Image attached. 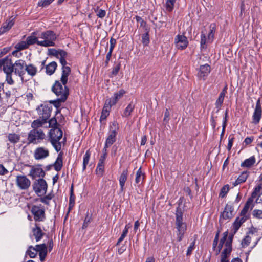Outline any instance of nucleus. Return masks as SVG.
Listing matches in <instances>:
<instances>
[{
	"label": "nucleus",
	"mask_w": 262,
	"mask_h": 262,
	"mask_svg": "<svg viewBox=\"0 0 262 262\" xmlns=\"http://www.w3.org/2000/svg\"><path fill=\"white\" fill-rule=\"evenodd\" d=\"M110 47L109 51L111 52H113V49L115 46V45L116 43V40L115 38L112 37L110 41Z\"/></svg>",
	"instance_id": "59"
},
{
	"label": "nucleus",
	"mask_w": 262,
	"mask_h": 262,
	"mask_svg": "<svg viewBox=\"0 0 262 262\" xmlns=\"http://www.w3.org/2000/svg\"><path fill=\"white\" fill-rule=\"evenodd\" d=\"M232 235H231L226 243V248L221 253V262H229L227 258L232 251Z\"/></svg>",
	"instance_id": "14"
},
{
	"label": "nucleus",
	"mask_w": 262,
	"mask_h": 262,
	"mask_svg": "<svg viewBox=\"0 0 262 262\" xmlns=\"http://www.w3.org/2000/svg\"><path fill=\"white\" fill-rule=\"evenodd\" d=\"M176 48L178 50H184L188 45V40L183 34H178L174 38V41Z\"/></svg>",
	"instance_id": "10"
},
{
	"label": "nucleus",
	"mask_w": 262,
	"mask_h": 262,
	"mask_svg": "<svg viewBox=\"0 0 262 262\" xmlns=\"http://www.w3.org/2000/svg\"><path fill=\"white\" fill-rule=\"evenodd\" d=\"M253 215L258 219H262V210L255 209L253 211Z\"/></svg>",
	"instance_id": "55"
},
{
	"label": "nucleus",
	"mask_w": 262,
	"mask_h": 262,
	"mask_svg": "<svg viewBox=\"0 0 262 262\" xmlns=\"http://www.w3.org/2000/svg\"><path fill=\"white\" fill-rule=\"evenodd\" d=\"M49 125L46 126V128L50 127L51 128H58L57 127L58 124L56 119L53 117L49 120L48 121Z\"/></svg>",
	"instance_id": "45"
},
{
	"label": "nucleus",
	"mask_w": 262,
	"mask_h": 262,
	"mask_svg": "<svg viewBox=\"0 0 262 262\" xmlns=\"http://www.w3.org/2000/svg\"><path fill=\"white\" fill-rule=\"evenodd\" d=\"M142 42L144 46H147L149 43V33L148 32L142 36Z\"/></svg>",
	"instance_id": "49"
},
{
	"label": "nucleus",
	"mask_w": 262,
	"mask_h": 262,
	"mask_svg": "<svg viewBox=\"0 0 262 262\" xmlns=\"http://www.w3.org/2000/svg\"><path fill=\"white\" fill-rule=\"evenodd\" d=\"M54 0H40L38 2V6L46 7L51 4Z\"/></svg>",
	"instance_id": "46"
},
{
	"label": "nucleus",
	"mask_w": 262,
	"mask_h": 262,
	"mask_svg": "<svg viewBox=\"0 0 262 262\" xmlns=\"http://www.w3.org/2000/svg\"><path fill=\"white\" fill-rule=\"evenodd\" d=\"M251 237L249 235H247L242 240L241 244L243 247H247L249 245L251 242Z\"/></svg>",
	"instance_id": "51"
},
{
	"label": "nucleus",
	"mask_w": 262,
	"mask_h": 262,
	"mask_svg": "<svg viewBox=\"0 0 262 262\" xmlns=\"http://www.w3.org/2000/svg\"><path fill=\"white\" fill-rule=\"evenodd\" d=\"M29 46L26 41H22L16 45V48L19 50L27 49Z\"/></svg>",
	"instance_id": "48"
},
{
	"label": "nucleus",
	"mask_w": 262,
	"mask_h": 262,
	"mask_svg": "<svg viewBox=\"0 0 262 262\" xmlns=\"http://www.w3.org/2000/svg\"><path fill=\"white\" fill-rule=\"evenodd\" d=\"M52 197L50 195H46L40 198V201L48 205L50 201L51 200Z\"/></svg>",
	"instance_id": "56"
},
{
	"label": "nucleus",
	"mask_w": 262,
	"mask_h": 262,
	"mask_svg": "<svg viewBox=\"0 0 262 262\" xmlns=\"http://www.w3.org/2000/svg\"><path fill=\"white\" fill-rule=\"evenodd\" d=\"M31 211L35 221H43L45 219V209L41 205L32 206Z\"/></svg>",
	"instance_id": "8"
},
{
	"label": "nucleus",
	"mask_w": 262,
	"mask_h": 262,
	"mask_svg": "<svg viewBox=\"0 0 262 262\" xmlns=\"http://www.w3.org/2000/svg\"><path fill=\"white\" fill-rule=\"evenodd\" d=\"M249 175L248 171H243L237 178L236 181L233 183L234 186H236L239 184L244 183L247 179Z\"/></svg>",
	"instance_id": "25"
},
{
	"label": "nucleus",
	"mask_w": 262,
	"mask_h": 262,
	"mask_svg": "<svg viewBox=\"0 0 262 262\" xmlns=\"http://www.w3.org/2000/svg\"><path fill=\"white\" fill-rule=\"evenodd\" d=\"M106 156H107V148H105V147H104V148L103 149V154L101 156V157L99 160V162H101L102 163H104L105 159H106Z\"/></svg>",
	"instance_id": "53"
},
{
	"label": "nucleus",
	"mask_w": 262,
	"mask_h": 262,
	"mask_svg": "<svg viewBox=\"0 0 262 262\" xmlns=\"http://www.w3.org/2000/svg\"><path fill=\"white\" fill-rule=\"evenodd\" d=\"M231 235H232V239L233 238V234H230L228 236V232L227 231L226 232H224L223 234V237L221 238V239L220 241L219 244L218 246L216 247V250H215L214 252H215V254L217 255H218L223 248V246L224 244H225V248L224 250L226 248V243L228 241L229 238Z\"/></svg>",
	"instance_id": "19"
},
{
	"label": "nucleus",
	"mask_w": 262,
	"mask_h": 262,
	"mask_svg": "<svg viewBox=\"0 0 262 262\" xmlns=\"http://www.w3.org/2000/svg\"><path fill=\"white\" fill-rule=\"evenodd\" d=\"M26 62L21 59L17 60L13 64V72L19 76L22 77L25 71Z\"/></svg>",
	"instance_id": "12"
},
{
	"label": "nucleus",
	"mask_w": 262,
	"mask_h": 262,
	"mask_svg": "<svg viewBox=\"0 0 262 262\" xmlns=\"http://www.w3.org/2000/svg\"><path fill=\"white\" fill-rule=\"evenodd\" d=\"M96 12L97 13V16L99 18H102L105 16L106 12L104 10L98 9Z\"/></svg>",
	"instance_id": "58"
},
{
	"label": "nucleus",
	"mask_w": 262,
	"mask_h": 262,
	"mask_svg": "<svg viewBox=\"0 0 262 262\" xmlns=\"http://www.w3.org/2000/svg\"><path fill=\"white\" fill-rule=\"evenodd\" d=\"M14 19L12 18H9L7 19L6 21L3 23V25L0 28V34H4V33L9 31L12 27L14 25Z\"/></svg>",
	"instance_id": "22"
},
{
	"label": "nucleus",
	"mask_w": 262,
	"mask_h": 262,
	"mask_svg": "<svg viewBox=\"0 0 262 262\" xmlns=\"http://www.w3.org/2000/svg\"><path fill=\"white\" fill-rule=\"evenodd\" d=\"M26 253L31 258H34L36 256L37 252L35 248L33 247L32 246H30L29 247V248L27 250Z\"/></svg>",
	"instance_id": "43"
},
{
	"label": "nucleus",
	"mask_w": 262,
	"mask_h": 262,
	"mask_svg": "<svg viewBox=\"0 0 262 262\" xmlns=\"http://www.w3.org/2000/svg\"><path fill=\"white\" fill-rule=\"evenodd\" d=\"M16 184L19 189L27 190L30 186L31 182L26 176L19 175L16 177Z\"/></svg>",
	"instance_id": "11"
},
{
	"label": "nucleus",
	"mask_w": 262,
	"mask_h": 262,
	"mask_svg": "<svg viewBox=\"0 0 262 262\" xmlns=\"http://www.w3.org/2000/svg\"><path fill=\"white\" fill-rule=\"evenodd\" d=\"M255 158L254 156H251L249 158L244 160L241 164L242 167L249 168L251 167L255 163Z\"/></svg>",
	"instance_id": "33"
},
{
	"label": "nucleus",
	"mask_w": 262,
	"mask_h": 262,
	"mask_svg": "<svg viewBox=\"0 0 262 262\" xmlns=\"http://www.w3.org/2000/svg\"><path fill=\"white\" fill-rule=\"evenodd\" d=\"M37 33L34 32H33L31 36H28L26 40L29 46L36 43L38 45V42H40V40H38V37H36Z\"/></svg>",
	"instance_id": "34"
},
{
	"label": "nucleus",
	"mask_w": 262,
	"mask_h": 262,
	"mask_svg": "<svg viewBox=\"0 0 262 262\" xmlns=\"http://www.w3.org/2000/svg\"><path fill=\"white\" fill-rule=\"evenodd\" d=\"M262 189V184H259L257 186H256L254 189L253 191L252 192L251 194L250 198H252V200H254V198H255L258 194L260 193V191Z\"/></svg>",
	"instance_id": "42"
},
{
	"label": "nucleus",
	"mask_w": 262,
	"mask_h": 262,
	"mask_svg": "<svg viewBox=\"0 0 262 262\" xmlns=\"http://www.w3.org/2000/svg\"><path fill=\"white\" fill-rule=\"evenodd\" d=\"M37 252H39V255L41 261H43L47 253V247L45 244L36 245Z\"/></svg>",
	"instance_id": "21"
},
{
	"label": "nucleus",
	"mask_w": 262,
	"mask_h": 262,
	"mask_svg": "<svg viewBox=\"0 0 262 262\" xmlns=\"http://www.w3.org/2000/svg\"><path fill=\"white\" fill-rule=\"evenodd\" d=\"M48 185L45 180L39 179L34 182L33 189L38 195H42L46 193Z\"/></svg>",
	"instance_id": "7"
},
{
	"label": "nucleus",
	"mask_w": 262,
	"mask_h": 262,
	"mask_svg": "<svg viewBox=\"0 0 262 262\" xmlns=\"http://www.w3.org/2000/svg\"><path fill=\"white\" fill-rule=\"evenodd\" d=\"M25 71L27 72V74L31 77L35 76L38 72L37 67L31 63L28 65L26 64Z\"/></svg>",
	"instance_id": "28"
},
{
	"label": "nucleus",
	"mask_w": 262,
	"mask_h": 262,
	"mask_svg": "<svg viewBox=\"0 0 262 262\" xmlns=\"http://www.w3.org/2000/svg\"><path fill=\"white\" fill-rule=\"evenodd\" d=\"M175 225L177 240L178 242H180L182 240L187 230V225L186 223L183 221V212L179 208H177L176 213Z\"/></svg>",
	"instance_id": "1"
},
{
	"label": "nucleus",
	"mask_w": 262,
	"mask_h": 262,
	"mask_svg": "<svg viewBox=\"0 0 262 262\" xmlns=\"http://www.w3.org/2000/svg\"><path fill=\"white\" fill-rule=\"evenodd\" d=\"M211 68L209 64H205L200 67L197 73V76L200 79L205 80L210 73Z\"/></svg>",
	"instance_id": "18"
},
{
	"label": "nucleus",
	"mask_w": 262,
	"mask_h": 262,
	"mask_svg": "<svg viewBox=\"0 0 262 262\" xmlns=\"http://www.w3.org/2000/svg\"><path fill=\"white\" fill-rule=\"evenodd\" d=\"M20 137L19 135L16 134H9L8 139L9 141L13 144L17 143L20 140Z\"/></svg>",
	"instance_id": "40"
},
{
	"label": "nucleus",
	"mask_w": 262,
	"mask_h": 262,
	"mask_svg": "<svg viewBox=\"0 0 262 262\" xmlns=\"http://www.w3.org/2000/svg\"><path fill=\"white\" fill-rule=\"evenodd\" d=\"M145 178L144 173L142 171L140 167L137 171L136 174L135 183L138 185L142 184Z\"/></svg>",
	"instance_id": "32"
},
{
	"label": "nucleus",
	"mask_w": 262,
	"mask_h": 262,
	"mask_svg": "<svg viewBox=\"0 0 262 262\" xmlns=\"http://www.w3.org/2000/svg\"><path fill=\"white\" fill-rule=\"evenodd\" d=\"M111 108V106H110L109 105H107L105 102L103 108L102 109L101 115V116L100 118V122H102L103 121L105 120L107 117L109 115Z\"/></svg>",
	"instance_id": "31"
},
{
	"label": "nucleus",
	"mask_w": 262,
	"mask_h": 262,
	"mask_svg": "<svg viewBox=\"0 0 262 262\" xmlns=\"http://www.w3.org/2000/svg\"><path fill=\"white\" fill-rule=\"evenodd\" d=\"M134 108L135 105L132 103H129L124 110L122 116L124 117H128L134 110Z\"/></svg>",
	"instance_id": "38"
},
{
	"label": "nucleus",
	"mask_w": 262,
	"mask_h": 262,
	"mask_svg": "<svg viewBox=\"0 0 262 262\" xmlns=\"http://www.w3.org/2000/svg\"><path fill=\"white\" fill-rule=\"evenodd\" d=\"M208 42V39H206L205 33L203 32L201 35V48L202 49H206L207 48L206 43Z\"/></svg>",
	"instance_id": "44"
},
{
	"label": "nucleus",
	"mask_w": 262,
	"mask_h": 262,
	"mask_svg": "<svg viewBox=\"0 0 262 262\" xmlns=\"http://www.w3.org/2000/svg\"><path fill=\"white\" fill-rule=\"evenodd\" d=\"M253 202V200H252V198H249L244 206V208L245 209L248 210Z\"/></svg>",
	"instance_id": "64"
},
{
	"label": "nucleus",
	"mask_w": 262,
	"mask_h": 262,
	"mask_svg": "<svg viewBox=\"0 0 262 262\" xmlns=\"http://www.w3.org/2000/svg\"><path fill=\"white\" fill-rule=\"evenodd\" d=\"M91 154L90 151V150H88L86 151L83 158V164H82V171H84L86 167V166L88 165L90 157H91Z\"/></svg>",
	"instance_id": "35"
},
{
	"label": "nucleus",
	"mask_w": 262,
	"mask_h": 262,
	"mask_svg": "<svg viewBox=\"0 0 262 262\" xmlns=\"http://www.w3.org/2000/svg\"><path fill=\"white\" fill-rule=\"evenodd\" d=\"M46 138V135L42 130L32 129L28 134L27 140L29 144H37L42 142Z\"/></svg>",
	"instance_id": "5"
},
{
	"label": "nucleus",
	"mask_w": 262,
	"mask_h": 262,
	"mask_svg": "<svg viewBox=\"0 0 262 262\" xmlns=\"http://www.w3.org/2000/svg\"><path fill=\"white\" fill-rule=\"evenodd\" d=\"M54 169L57 171L61 169L62 167V158L60 154L58 155L54 164Z\"/></svg>",
	"instance_id": "37"
},
{
	"label": "nucleus",
	"mask_w": 262,
	"mask_h": 262,
	"mask_svg": "<svg viewBox=\"0 0 262 262\" xmlns=\"http://www.w3.org/2000/svg\"><path fill=\"white\" fill-rule=\"evenodd\" d=\"M246 219L244 217L241 218L237 217L233 224V233L231 234H235L240 228L242 224L245 221Z\"/></svg>",
	"instance_id": "27"
},
{
	"label": "nucleus",
	"mask_w": 262,
	"mask_h": 262,
	"mask_svg": "<svg viewBox=\"0 0 262 262\" xmlns=\"http://www.w3.org/2000/svg\"><path fill=\"white\" fill-rule=\"evenodd\" d=\"M136 21L140 23V27L143 28H145L146 27V23L143 20V19L139 16H136Z\"/></svg>",
	"instance_id": "52"
},
{
	"label": "nucleus",
	"mask_w": 262,
	"mask_h": 262,
	"mask_svg": "<svg viewBox=\"0 0 262 262\" xmlns=\"http://www.w3.org/2000/svg\"><path fill=\"white\" fill-rule=\"evenodd\" d=\"M104 163H98L96 169V174L99 177H102L103 176L104 172Z\"/></svg>",
	"instance_id": "41"
},
{
	"label": "nucleus",
	"mask_w": 262,
	"mask_h": 262,
	"mask_svg": "<svg viewBox=\"0 0 262 262\" xmlns=\"http://www.w3.org/2000/svg\"><path fill=\"white\" fill-rule=\"evenodd\" d=\"M125 93V91L124 90H120L118 92L115 93L111 98L107 99L105 102L112 107L117 103L118 100L123 97Z\"/></svg>",
	"instance_id": "15"
},
{
	"label": "nucleus",
	"mask_w": 262,
	"mask_h": 262,
	"mask_svg": "<svg viewBox=\"0 0 262 262\" xmlns=\"http://www.w3.org/2000/svg\"><path fill=\"white\" fill-rule=\"evenodd\" d=\"M32 232L36 242L40 241L44 234L40 228L38 227L37 224H35V227L32 229Z\"/></svg>",
	"instance_id": "30"
},
{
	"label": "nucleus",
	"mask_w": 262,
	"mask_h": 262,
	"mask_svg": "<svg viewBox=\"0 0 262 262\" xmlns=\"http://www.w3.org/2000/svg\"><path fill=\"white\" fill-rule=\"evenodd\" d=\"M13 64L11 59L8 56L0 60V68L5 73L13 72Z\"/></svg>",
	"instance_id": "13"
},
{
	"label": "nucleus",
	"mask_w": 262,
	"mask_h": 262,
	"mask_svg": "<svg viewBox=\"0 0 262 262\" xmlns=\"http://www.w3.org/2000/svg\"><path fill=\"white\" fill-rule=\"evenodd\" d=\"M62 131L59 128H51L49 132V140L57 152L61 150Z\"/></svg>",
	"instance_id": "2"
},
{
	"label": "nucleus",
	"mask_w": 262,
	"mask_h": 262,
	"mask_svg": "<svg viewBox=\"0 0 262 262\" xmlns=\"http://www.w3.org/2000/svg\"><path fill=\"white\" fill-rule=\"evenodd\" d=\"M224 99L220 97H218L217 99L216 100L215 102V106L217 108V112L219 111L224 101Z\"/></svg>",
	"instance_id": "54"
},
{
	"label": "nucleus",
	"mask_w": 262,
	"mask_h": 262,
	"mask_svg": "<svg viewBox=\"0 0 262 262\" xmlns=\"http://www.w3.org/2000/svg\"><path fill=\"white\" fill-rule=\"evenodd\" d=\"M57 68V63L54 62H51L46 67V73L49 75L53 74Z\"/></svg>",
	"instance_id": "36"
},
{
	"label": "nucleus",
	"mask_w": 262,
	"mask_h": 262,
	"mask_svg": "<svg viewBox=\"0 0 262 262\" xmlns=\"http://www.w3.org/2000/svg\"><path fill=\"white\" fill-rule=\"evenodd\" d=\"M70 73L71 69L69 67L62 68V75L60 78V81L63 85H66L68 82V76H69Z\"/></svg>",
	"instance_id": "26"
},
{
	"label": "nucleus",
	"mask_w": 262,
	"mask_h": 262,
	"mask_svg": "<svg viewBox=\"0 0 262 262\" xmlns=\"http://www.w3.org/2000/svg\"><path fill=\"white\" fill-rule=\"evenodd\" d=\"M233 208L229 204H227L225 207L224 211L220 216V222H222L223 220H228L233 216Z\"/></svg>",
	"instance_id": "20"
},
{
	"label": "nucleus",
	"mask_w": 262,
	"mask_h": 262,
	"mask_svg": "<svg viewBox=\"0 0 262 262\" xmlns=\"http://www.w3.org/2000/svg\"><path fill=\"white\" fill-rule=\"evenodd\" d=\"M128 176V170L127 169H124L120 176L119 178V184L120 186V191L123 192L124 190V187L125 183L127 180Z\"/></svg>",
	"instance_id": "24"
},
{
	"label": "nucleus",
	"mask_w": 262,
	"mask_h": 262,
	"mask_svg": "<svg viewBox=\"0 0 262 262\" xmlns=\"http://www.w3.org/2000/svg\"><path fill=\"white\" fill-rule=\"evenodd\" d=\"M229 189V188L228 185L224 186L221 188V190L220 194H219V196L222 198H224L226 196V195L227 194V193H228Z\"/></svg>",
	"instance_id": "47"
},
{
	"label": "nucleus",
	"mask_w": 262,
	"mask_h": 262,
	"mask_svg": "<svg viewBox=\"0 0 262 262\" xmlns=\"http://www.w3.org/2000/svg\"><path fill=\"white\" fill-rule=\"evenodd\" d=\"M30 174L33 178L43 177L45 174V172L42 168L40 167H36L31 170Z\"/></svg>",
	"instance_id": "29"
},
{
	"label": "nucleus",
	"mask_w": 262,
	"mask_h": 262,
	"mask_svg": "<svg viewBox=\"0 0 262 262\" xmlns=\"http://www.w3.org/2000/svg\"><path fill=\"white\" fill-rule=\"evenodd\" d=\"M52 91L58 97L57 100L60 102H64L69 95L68 87L59 81H55L52 87Z\"/></svg>",
	"instance_id": "4"
},
{
	"label": "nucleus",
	"mask_w": 262,
	"mask_h": 262,
	"mask_svg": "<svg viewBox=\"0 0 262 262\" xmlns=\"http://www.w3.org/2000/svg\"><path fill=\"white\" fill-rule=\"evenodd\" d=\"M262 117V107L260 103V99L259 98L256 103L255 107L252 115V123L255 125L258 124Z\"/></svg>",
	"instance_id": "9"
},
{
	"label": "nucleus",
	"mask_w": 262,
	"mask_h": 262,
	"mask_svg": "<svg viewBox=\"0 0 262 262\" xmlns=\"http://www.w3.org/2000/svg\"><path fill=\"white\" fill-rule=\"evenodd\" d=\"M210 31L208 35V42H211L214 38V34L215 31V25L212 24L210 25Z\"/></svg>",
	"instance_id": "39"
},
{
	"label": "nucleus",
	"mask_w": 262,
	"mask_h": 262,
	"mask_svg": "<svg viewBox=\"0 0 262 262\" xmlns=\"http://www.w3.org/2000/svg\"><path fill=\"white\" fill-rule=\"evenodd\" d=\"M48 122L47 121L39 118L38 119L34 120L31 124L32 129L39 130V128L43 127V125Z\"/></svg>",
	"instance_id": "23"
},
{
	"label": "nucleus",
	"mask_w": 262,
	"mask_h": 262,
	"mask_svg": "<svg viewBox=\"0 0 262 262\" xmlns=\"http://www.w3.org/2000/svg\"><path fill=\"white\" fill-rule=\"evenodd\" d=\"M33 156L36 160L44 159L49 156V151L44 147H39L35 149Z\"/></svg>",
	"instance_id": "16"
},
{
	"label": "nucleus",
	"mask_w": 262,
	"mask_h": 262,
	"mask_svg": "<svg viewBox=\"0 0 262 262\" xmlns=\"http://www.w3.org/2000/svg\"><path fill=\"white\" fill-rule=\"evenodd\" d=\"M67 53L63 50H59L58 52V58H66Z\"/></svg>",
	"instance_id": "61"
},
{
	"label": "nucleus",
	"mask_w": 262,
	"mask_h": 262,
	"mask_svg": "<svg viewBox=\"0 0 262 262\" xmlns=\"http://www.w3.org/2000/svg\"><path fill=\"white\" fill-rule=\"evenodd\" d=\"M6 80L7 83L9 84H13L14 83V81L12 78V73H6Z\"/></svg>",
	"instance_id": "57"
},
{
	"label": "nucleus",
	"mask_w": 262,
	"mask_h": 262,
	"mask_svg": "<svg viewBox=\"0 0 262 262\" xmlns=\"http://www.w3.org/2000/svg\"><path fill=\"white\" fill-rule=\"evenodd\" d=\"M57 37L56 34L52 31L42 32L38 35V38L42 39L40 40V42H38V46L45 47L54 46Z\"/></svg>",
	"instance_id": "3"
},
{
	"label": "nucleus",
	"mask_w": 262,
	"mask_h": 262,
	"mask_svg": "<svg viewBox=\"0 0 262 262\" xmlns=\"http://www.w3.org/2000/svg\"><path fill=\"white\" fill-rule=\"evenodd\" d=\"M118 129V124L116 122H113L110 125L108 135L106 139L104 145L105 148L110 147L116 141Z\"/></svg>",
	"instance_id": "6"
},
{
	"label": "nucleus",
	"mask_w": 262,
	"mask_h": 262,
	"mask_svg": "<svg viewBox=\"0 0 262 262\" xmlns=\"http://www.w3.org/2000/svg\"><path fill=\"white\" fill-rule=\"evenodd\" d=\"M37 112L39 118L47 121L50 116L51 110L48 105L41 104L38 107Z\"/></svg>",
	"instance_id": "17"
},
{
	"label": "nucleus",
	"mask_w": 262,
	"mask_h": 262,
	"mask_svg": "<svg viewBox=\"0 0 262 262\" xmlns=\"http://www.w3.org/2000/svg\"><path fill=\"white\" fill-rule=\"evenodd\" d=\"M233 140L234 137L230 136L228 138V143L227 145V149L228 150H230V149H231V147L233 145Z\"/></svg>",
	"instance_id": "60"
},
{
	"label": "nucleus",
	"mask_w": 262,
	"mask_h": 262,
	"mask_svg": "<svg viewBox=\"0 0 262 262\" xmlns=\"http://www.w3.org/2000/svg\"><path fill=\"white\" fill-rule=\"evenodd\" d=\"M176 0H167L166 2V8L168 11H171L173 8Z\"/></svg>",
	"instance_id": "50"
},
{
	"label": "nucleus",
	"mask_w": 262,
	"mask_h": 262,
	"mask_svg": "<svg viewBox=\"0 0 262 262\" xmlns=\"http://www.w3.org/2000/svg\"><path fill=\"white\" fill-rule=\"evenodd\" d=\"M120 68V64H118V65L116 66L115 67L113 68L112 71L111 72V74L113 76L116 75L118 73Z\"/></svg>",
	"instance_id": "62"
},
{
	"label": "nucleus",
	"mask_w": 262,
	"mask_h": 262,
	"mask_svg": "<svg viewBox=\"0 0 262 262\" xmlns=\"http://www.w3.org/2000/svg\"><path fill=\"white\" fill-rule=\"evenodd\" d=\"M253 202V200H252V198H249L244 206V208L245 209L248 210Z\"/></svg>",
	"instance_id": "63"
}]
</instances>
